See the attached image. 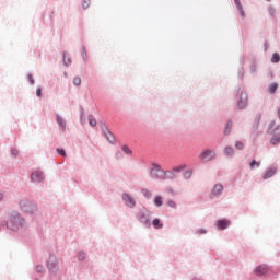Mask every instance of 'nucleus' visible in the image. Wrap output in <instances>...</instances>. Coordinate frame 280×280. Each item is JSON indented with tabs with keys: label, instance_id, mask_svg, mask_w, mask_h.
<instances>
[{
	"label": "nucleus",
	"instance_id": "nucleus-49",
	"mask_svg": "<svg viewBox=\"0 0 280 280\" xmlns=\"http://www.w3.org/2000/svg\"><path fill=\"white\" fill-rule=\"evenodd\" d=\"M238 78L242 80L244 78V67L238 68Z\"/></svg>",
	"mask_w": 280,
	"mask_h": 280
},
{
	"label": "nucleus",
	"instance_id": "nucleus-13",
	"mask_svg": "<svg viewBox=\"0 0 280 280\" xmlns=\"http://www.w3.org/2000/svg\"><path fill=\"white\" fill-rule=\"evenodd\" d=\"M214 226L218 231H226V229H229V226H231V221L226 218L218 219L214 222Z\"/></svg>",
	"mask_w": 280,
	"mask_h": 280
},
{
	"label": "nucleus",
	"instance_id": "nucleus-59",
	"mask_svg": "<svg viewBox=\"0 0 280 280\" xmlns=\"http://www.w3.org/2000/svg\"><path fill=\"white\" fill-rule=\"evenodd\" d=\"M268 2H270L271 0H267Z\"/></svg>",
	"mask_w": 280,
	"mask_h": 280
},
{
	"label": "nucleus",
	"instance_id": "nucleus-39",
	"mask_svg": "<svg viewBox=\"0 0 280 280\" xmlns=\"http://www.w3.org/2000/svg\"><path fill=\"white\" fill-rule=\"evenodd\" d=\"M27 81L30 82L31 86H34L36 84V81L34 80V75H32V73L27 74Z\"/></svg>",
	"mask_w": 280,
	"mask_h": 280
},
{
	"label": "nucleus",
	"instance_id": "nucleus-32",
	"mask_svg": "<svg viewBox=\"0 0 280 280\" xmlns=\"http://www.w3.org/2000/svg\"><path fill=\"white\" fill-rule=\"evenodd\" d=\"M270 143H271V145H279V143H280V136H271Z\"/></svg>",
	"mask_w": 280,
	"mask_h": 280
},
{
	"label": "nucleus",
	"instance_id": "nucleus-43",
	"mask_svg": "<svg viewBox=\"0 0 280 280\" xmlns=\"http://www.w3.org/2000/svg\"><path fill=\"white\" fill-rule=\"evenodd\" d=\"M207 233H208V231L205 228H200V229L196 230L197 235H207Z\"/></svg>",
	"mask_w": 280,
	"mask_h": 280
},
{
	"label": "nucleus",
	"instance_id": "nucleus-15",
	"mask_svg": "<svg viewBox=\"0 0 280 280\" xmlns=\"http://www.w3.org/2000/svg\"><path fill=\"white\" fill-rule=\"evenodd\" d=\"M276 121L272 120L270 124H269V127H268V135H270L271 137H280V125H277L276 126Z\"/></svg>",
	"mask_w": 280,
	"mask_h": 280
},
{
	"label": "nucleus",
	"instance_id": "nucleus-31",
	"mask_svg": "<svg viewBox=\"0 0 280 280\" xmlns=\"http://www.w3.org/2000/svg\"><path fill=\"white\" fill-rule=\"evenodd\" d=\"M78 261H84L86 259V254L84 250L77 252Z\"/></svg>",
	"mask_w": 280,
	"mask_h": 280
},
{
	"label": "nucleus",
	"instance_id": "nucleus-40",
	"mask_svg": "<svg viewBox=\"0 0 280 280\" xmlns=\"http://www.w3.org/2000/svg\"><path fill=\"white\" fill-rule=\"evenodd\" d=\"M73 84H74V86H81L82 79L80 77H74L73 78Z\"/></svg>",
	"mask_w": 280,
	"mask_h": 280
},
{
	"label": "nucleus",
	"instance_id": "nucleus-22",
	"mask_svg": "<svg viewBox=\"0 0 280 280\" xmlns=\"http://www.w3.org/2000/svg\"><path fill=\"white\" fill-rule=\"evenodd\" d=\"M151 226L156 230L163 229V222L161 221V219L155 218L151 221Z\"/></svg>",
	"mask_w": 280,
	"mask_h": 280
},
{
	"label": "nucleus",
	"instance_id": "nucleus-38",
	"mask_svg": "<svg viewBox=\"0 0 280 280\" xmlns=\"http://www.w3.org/2000/svg\"><path fill=\"white\" fill-rule=\"evenodd\" d=\"M167 207H170L171 209H176L178 206L176 205V201L170 199L166 202Z\"/></svg>",
	"mask_w": 280,
	"mask_h": 280
},
{
	"label": "nucleus",
	"instance_id": "nucleus-6",
	"mask_svg": "<svg viewBox=\"0 0 280 280\" xmlns=\"http://www.w3.org/2000/svg\"><path fill=\"white\" fill-rule=\"evenodd\" d=\"M198 159L201 163H212V161H215L218 159V152L215 151V149L206 148L201 150Z\"/></svg>",
	"mask_w": 280,
	"mask_h": 280
},
{
	"label": "nucleus",
	"instance_id": "nucleus-17",
	"mask_svg": "<svg viewBox=\"0 0 280 280\" xmlns=\"http://www.w3.org/2000/svg\"><path fill=\"white\" fill-rule=\"evenodd\" d=\"M231 132H233V119H228L224 125L223 135L224 137H230Z\"/></svg>",
	"mask_w": 280,
	"mask_h": 280
},
{
	"label": "nucleus",
	"instance_id": "nucleus-28",
	"mask_svg": "<svg viewBox=\"0 0 280 280\" xmlns=\"http://www.w3.org/2000/svg\"><path fill=\"white\" fill-rule=\"evenodd\" d=\"M249 167H250V170H255V167H256V168L261 167V161L252 160V161L249 162Z\"/></svg>",
	"mask_w": 280,
	"mask_h": 280
},
{
	"label": "nucleus",
	"instance_id": "nucleus-44",
	"mask_svg": "<svg viewBox=\"0 0 280 280\" xmlns=\"http://www.w3.org/2000/svg\"><path fill=\"white\" fill-rule=\"evenodd\" d=\"M56 151H57V154H59V156H67V151H65V149L57 148Z\"/></svg>",
	"mask_w": 280,
	"mask_h": 280
},
{
	"label": "nucleus",
	"instance_id": "nucleus-24",
	"mask_svg": "<svg viewBox=\"0 0 280 280\" xmlns=\"http://www.w3.org/2000/svg\"><path fill=\"white\" fill-rule=\"evenodd\" d=\"M81 58L83 62H89V54L86 52V46L82 45L81 48Z\"/></svg>",
	"mask_w": 280,
	"mask_h": 280
},
{
	"label": "nucleus",
	"instance_id": "nucleus-47",
	"mask_svg": "<svg viewBox=\"0 0 280 280\" xmlns=\"http://www.w3.org/2000/svg\"><path fill=\"white\" fill-rule=\"evenodd\" d=\"M115 159L117 161H120V159H124V153L121 151H117L116 154H115Z\"/></svg>",
	"mask_w": 280,
	"mask_h": 280
},
{
	"label": "nucleus",
	"instance_id": "nucleus-8",
	"mask_svg": "<svg viewBox=\"0 0 280 280\" xmlns=\"http://www.w3.org/2000/svg\"><path fill=\"white\" fill-rule=\"evenodd\" d=\"M121 200L128 209H135L137 207V200L135 197L128 192H122L121 194Z\"/></svg>",
	"mask_w": 280,
	"mask_h": 280
},
{
	"label": "nucleus",
	"instance_id": "nucleus-10",
	"mask_svg": "<svg viewBox=\"0 0 280 280\" xmlns=\"http://www.w3.org/2000/svg\"><path fill=\"white\" fill-rule=\"evenodd\" d=\"M30 178L31 183H34V185H43V183H45V173L43 171H34Z\"/></svg>",
	"mask_w": 280,
	"mask_h": 280
},
{
	"label": "nucleus",
	"instance_id": "nucleus-54",
	"mask_svg": "<svg viewBox=\"0 0 280 280\" xmlns=\"http://www.w3.org/2000/svg\"><path fill=\"white\" fill-rule=\"evenodd\" d=\"M3 198H5V194H3V191H0V202L3 200Z\"/></svg>",
	"mask_w": 280,
	"mask_h": 280
},
{
	"label": "nucleus",
	"instance_id": "nucleus-50",
	"mask_svg": "<svg viewBox=\"0 0 280 280\" xmlns=\"http://www.w3.org/2000/svg\"><path fill=\"white\" fill-rule=\"evenodd\" d=\"M246 63V58L244 57V56H242L241 58H240V67H244V65Z\"/></svg>",
	"mask_w": 280,
	"mask_h": 280
},
{
	"label": "nucleus",
	"instance_id": "nucleus-55",
	"mask_svg": "<svg viewBox=\"0 0 280 280\" xmlns=\"http://www.w3.org/2000/svg\"><path fill=\"white\" fill-rule=\"evenodd\" d=\"M82 117H84V107H81V118H80V121H82Z\"/></svg>",
	"mask_w": 280,
	"mask_h": 280
},
{
	"label": "nucleus",
	"instance_id": "nucleus-27",
	"mask_svg": "<svg viewBox=\"0 0 280 280\" xmlns=\"http://www.w3.org/2000/svg\"><path fill=\"white\" fill-rule=\"evenodd\" d=\"M142 196L147 199V200H151L152 198V191H150L148 188H142L141 190Z\"/></svg>",
	"mask_w": 280,
	"mask_h": 280
},
{
	"label": "nucleus",
	"instance_id": "nucleus-16",
	"mask_svg": "<svg viewBox=\"0 0 280 280\" xmlns=\"http://www.w3.org/2000/svg\"><path fill=\"white\" fill-rule=\"evenodd\" d=\"M103 136L105 137L106 141H108V143H110L112 145H115L116 143L115 135L113 133V131H110V129H105V131H103Z\"/></svg>",
	"mask_w": 280,
	"mask_h": 280
},
{
	"label": "nucleus",
	"instance_id": "nucleus-2",
	"mask_svg": "<svg viewBox=\"0 0 280 280\" xmlns=\"http://www.w3.org/2000/svg\"><path fill=\"white\" fill-rule=\"evenodd\" d=\"M149 176L151 180H176V174L172 170H163L158 163L151 164Z\"/></svg>",
	"mask_w": 280,
	"mask_h": 280
},
{
	"label": "nucleus",
	"instance_id": "nucleus-48",
	"mask_svg": "<svg viewBox=\"0 0 280 280\" xmlns=\"http://www.w3.org/2000/svg\"><path fill=\"white\" fill-rule=\"evenodd\" d=\"M36 96H37V97H43V88L38 86V88L36 89Z\"/></svg>",
	"mask_w": 280,
	"mask_h": 280
},
{
	"label": "nucleus",
	"instance_id": "nucleus-45",
	"mask_svg": "<svg viewBox=\"0 0 280 280\" xmlns=\"http://www.w3.org/2000/svg\"><path fill=\"white\" fill-rule=\"evenodd\" d=\"M234 145L236 150H244V142L242 141H236Z\"/></svg>",
	"mask_w": 280,
	"mask_h": 280
},
{
	"label": "nucleus",
	"instance_id": "nucleus-5",
	"mask_svg": "<svg viewBox=\"0 0 280 280\" xmlns=\"http://www.w3.org/2000/svg\"><path fill=\"white\" fill-rule=\"evenodd\" d=\"M46 268L50 277H58L60 275V265H58V257L56 255H49L46 261Z\"/></svg>",
	"mask_w": 280,
	"mask_h": 280
},
{
	"label": "nucleus",
	"instance_id": "nucleus-1",
	"mask_svg": "<svg viewBox=\"0 0 280 280\" xmlns=\"http://www.w3.org/2000/svg\"><path fill=\"white\" fill-rule=\"evenodd\" d=\"M1 225L7 226L10 231L16 232L21 231V229H25L27 222L19 211L12 210L7 214L5 219L1 222Z\"/></svg>",
	"mask_w": 280,
	"mask_h": 280
},
{
	"label": "nucleus",
	"instance_id": "nucleus-29",
	"mask_svg": "<svg viewBox=\"0 0 280 280\" xmlns=\"http://www.w3.org/2000/svg\"><path fill=\"white\" fill-rule=\"evenodd\" d=\"M89 124L92 128H95L97 126V119L93 115L88 116Z\"/></svg>",
	"mask_w": 280,
	"mask_h": 280
},
{
	"label": "nucleus",
	"instance_id": "nucleus-52",
	"mask_svg": "<svg viewBox=\"0 0 280 280\" xmlns=\"http://www.w3.org/2000/svg\"><path fill=\"white\" fill-rule=\"evenodd\" d=\"M165 191H166L167 194H172V196H174V188H172V187H166Z\"/></svg>",
	"mask_w": 280,
	"mask_h": 280
},
{
	"label": "nucleus",
	"instance_id": "nucleus-46",
	"mask_svg": "<svg viewBox=\"0 0 280 280\" xmlns=\"http://www.w3.org/2000/svg\"><path fill=\"white\" fill-rule=\"evenodd\" d=\"M100 126H101L102 132H105V129L108 130V126L106 125V122H104L102 120L100 121Z\"/></svg>",
	"mask_w": 280,
	"mask_h": 280
},
{
	"label": "nucleus",
	"instance_id": "nucleus-35",
	"mask_svg": "<svg viewBox=\"0 0 280 280\" xmlns=\"http://www.w3.org/2000/svg\"><path fill=\"white\" fill-rule=\"evenodd\" d=\"M183 170H185V165L175 166L171 172H173V174H180Z\"/></svg>",
	"mask_w": 280,
	"mask_h": 280
},
{
	"label": "nucleus",
	"instance_id": "nucleus-53",
	"mask_svg": "<svg viewBox=\"0 0 280 280\" xmlns=\"http://www.w3.org/2000/svg\"><path fill=\"white\" fill-rule=\"evenodd\" d=\"M11 153L13 154V156H19V151L18 149H12Z\"/></svg>",
	"mask_w": 280,
	"mask_h": 280
},
{
	"label": "nucleus",
	"instance_id": "nucleus-4",
	"mask_svg": "<svg viewBox=\"0 0 280 280\" xmlns=\"http://www.w3.org/2000/svg\"><path fill=\"white\" fill-rule=\"evenodd\" d=\"M20 211L23 213H28V215H34L38 211V205L36 201L30 200L27 198H22L18 201Z\"/></svg>",
	"mask_w": 280,
	"mask_h": 280
},
{
	"label": "nucleus",
	"instance_id": "nucleus-42",
	"mask_svg": "<svg viewBox=\"0 0 280 280\" xmlns=\"http://www.w3.org/2000/svg\"><path fill=\"white\" fill-rule=\"evenodd\" d=\"M36 272H37L38 275L45 273V266H43V265H37V266H36Z\"/></svg>",
	"mask_w": 280,
	"mask_h": 280
},
{
	"label": "nucleus",
	"instance_id": "nucleus-41",
	"mask_svg": "<svg viewBox=\"0 0 280 280\" xmlns=\"http://www.w3.org/2000/svg\"><path fill=\"white\" fill-rule=\"evenodd\" d=\"M121 151L125 153V154H132V150H130V148L126 144H124L121 147Z\"/></svg>",
	"mask_w": 280,
	"mask_h": 280
},
{
	"label": "nucleus",
	"instance_id": "nucleus-37",
	"mask_svg": "<svg viewBox=\"0 0 280 280\" xmlns=\"http://www.w3.org/2000/svg\"><path fill=\"white\" fill-rule=\"evenodd\" d=\"M250 73H257V61H253L249 68Z\"/></svg>",
	"mask_w": 280,
	"mask_h": 280
},
{
	"label": "nucleus",
	"instance_id": "nucleus-9",
	"mask_svg": "<svg viewBox=\"0 0 280 280\" xmlns=\"http://www.w3.org/2000/svg\"><path fill=\"white\" fill-rule=\"evenodd\" d=\"M222 194H224V185L215 184L209 194V199L215 200V199L220 198V196H222Z\"/></svg>",
	"mask_w": 280,
	"mask_h": 280
},
{
	"label": "nucleus",
	"instance_id": "nucleus-7",
	"mask_svg": "<svg viewBox=\"0 0 280 280\" xmlns=\"http://www.w3.org/2000/svg\"><path fill=\"white\" fill-rule=\"evenodd\" d=\"M236 107L238 110H246L248 108V93L242 88H238L236 91Z\"/></svg>",
	"mask_w": 280,
	"mask_h": 280
},
{
	"label": "nucleus",
	"instance_id": "nucleus-20",
	"mask_svg": "<svg viewBox=\"0 0 280 280\" xmlns=\"http://www.w3.org/2000/svg\"><path fill=\"white\" fill-rule=\"evenodd\" d=\"M234 3L238 11L240 18L244 19L246 16V13L244 12V7H242V2L240 0H234Z\"/></svg>",
	"mask_w": 280,
	"mask_h": 280
},
{
	"label": "nucleus",
	"instance_id": "nucleus-23",
	"mask_svg": "<svg viewBox=\"0 0 280 280\" xmlns=\"http://www.w3.org/2000/svg\"><path fill=\"white\" fill-rule=\"evenodd\" d=\"M277 89H279V83L277 82L270 83L268 85V93H270L271 95H275V93H277Z\"/></svg>",
	"mask_w": 280,
	"mask_h": 280
},
{
	"label": "nucleus",
	"instance_id": "nucleus-58",
	"mask_svg": "<svg viewBox=\"0 0 280 280\" xmlns=\"http://www.w3.org/2000/svg\"><path fill=\"white\" fill-rule=\"evenodd\" d=\"M84 120H85V118H84V116H82V121H81V124H84Z\"/></svg>",
	"mask_w": 280,
	"mask_h": 280
},
{
	"label": "nucleus",
	"instance_id": "nucleus-14",
	"mask_svg": "<svg viewBox=\"0 0 280 280\" xmlns=\"http://www.w3.org/2000/svg\"><path fill=\"white\" fill-rule=\"evenodd\" d=\"M56 124L58 125L60 132H67V119L62 117L60 114H56Z\"/></svg>",
	"mask_w": 280,
	"mask_h": 280
},
{
	"label": "nucleus",
	"instance_id": "nucleus-25",
	"mask_svg": "<svg viewBox=\"0 0 280 280\" xmlns=\"http://www.w3.org/2000/svg\"><path fill=\"white\" fill-rule=\"evenodd\" d=\"M153 205H155L158 208L163 207V197L161 195L155 196L153 199Z\"/></svg>",
	"mask_w": 280,
	"mask_h": 280
},
{
	"label": "nucleus",
	"instance_id": "nucleus-18",
	"mask_svg": "<svg viewBox=\"0 0 280 280\" xmlns=\"http://www.w3.org/2000/svg\"><path fill=\"white\" fill-rule=\"evenodd\" d=\"M73 60L71 59V55H69V52L63 51L62 52V65L65 67H71Z\"/></svg>",
	"mask_w": 280,
	"mask_h": 280
},
{
	"label": "nucleus",
	"instance_id": "nucleus-33",
	"mask_svg": "<svg viewBox=\"0 0 280 280\" xmlns=\"http://www.w3.org/2000/svg\"><path fill=\"white\" fill-rule=\"evenodd\" d=\"M81 5L83 10H89L91 8V0H81Z\"/></svg>",
	"mask_w": 280,
	"mask_h": 280
},
{
	"label": "nucleus",
	"instance_id": "nucleus-56",
	"mask_svg": "<svg viewBox=\"0 0 280 280\" xmlns=\"http://www.w3.org/2000/svg\"><path fill=\"white\" fill-rule=\"evenodd\" d=\"M269 75H270L271 78H275V72H273L272 70H270V71H269Z\"/></svg>",
	"mask_w": 280,
	"mask_h": 280
},
{
	"label": "nucleus",
	"instance_id": "nucleus-36",
	"mask_svg": "<svg viewBox=\"0 0 280 280\" xmlns=\"http://www.w3.org/2000/svg\"><path fill=\"white\" fill-rule=\"evenodd\" d=\"M276 12H277V9H275V7H272V5H269V7H268V14H269L270 16H272V19H275Z\"/></svg>",
	"mask_w": 280,
	"mask_h": 280
},
{
	"label": "nucleus",
	"instance_id": "nucleus-21",
	"mask_svg": "<svg viewBox=\"0 0 280 280\" xmlns=\"http://www.w3.org/2000/svg\"><path fill=\"white\" fill-rule=\"evenodd\" d=\"M234 3L238 11L240 18L244 19L246 16V13L244 12V7H242V2L240 0H234Z\"/></svg>",
	"mask_w": 280,
	"mask_h": 280
},
{
	"label": "nucleus",
	"instance_id": "nucleus-57",
	"mask_svg": "<svg viewBox=\"0 0 280 280\" xmlns=\"http://www.w3.org/2000/svg\"><path fill=\"white\" fill-rule=\"evenodd\" d=\"M63 75H65L66 78H69V74H68L67 72H63Z\"/></svg>",
	"mask_w": 280,
	"mask_h": 280
},
{
	"label": "nucleus",
	"instance_id": "nucleus-51",
	"mask_svg": "<svg viewBox=\"0 0 280 280\" xmlns=\"http://www.w3.org/2000/svg\"><path fill=\"white\" fill-rule=\"evenodd\" d=\"M269 48H270V43H268V40H266V42L264 43V49H265V51H268Z\"/></svg>",
	"mask_w": 280,
	"mask_h": 280
},
{
	"label": "nucleus",
	"instance_id": "nucleus-19",
	"mask_svg": "<svg viewBox=\"0 0 280 280\" xmlns=\"http://www.w3.org/2000/svg\"><path fill=\"white\" fill-rule=\"evenodd\" d=\"M223 153H224V156H228V159H233V156H235V149H233V147L231 145H226L223 149Z\"/></svg>",
	"mask_w": 280,
	"mask_h": 280
},
{
	"label": "nucleus",
	"instance_id": "nucleus-26",
	"mask_svg": "<svg viewBox=\"0 0 280 280\" xmlns=\"http://www.w3.org/2000/svg\"><path fill=\"white\" fill-rule=\"evenodd\" d=\"M194 176V170L189 168L183 173L184 180H190V178Z\"/></svg>",
	"mask_w": 280,
	"mask_h": 280
},
{
	"label": "nucleus",
	"instance_id": "nucleus-34",
	"mask_svg": "<svg viewBox=\"0 0 280 280\" xmlns=\"http://www.w3.org/2000/svg\"><path fill=\"white\" fill-rule=\"evenodd\" d=\"M254 121H255L256 128H259V124L261 121V113L256 114Z\"/></svg>",
	"mask_w": 280,
	"mask_h": 280
},
{
	"label": "nucleus",
	"instance_id": "nucleus-3",
	"mask_svg": "<svg viewBox=\"0 0 280 280\" xmlns=\"http://www.w3.org/2000/svg\"><path fill=\"white\" fill-rule=\"evenodd\" d=\"M136 220L139 221L144 229H151L152 228V211L148 210V208L142 207L139 208L136 212Z\"/></svg>",
	"mask_w": 280,
	"mask_h": 280
},
{
	"label": "nucleus",
	"instance_id": "nucleus-11",
	"mask_svg": "<svg viewBox=\"0 0 280 280\" xmlns=\"http://www.w3.org/2000/svg\"><path fill=\"white\" fill-rule=\"evenodd\" d=\"M279 172V166L277 164H272L268 166L262 173V180H268L273 178V176Z\"/></svg>",
	"mask_w": 280,
	"mask_h": 280
},
{
	"label": "nucleus",
	"instance_id": "nucleus-30",
	"mask_svg": "<svg viewBox=\"0 0 280 280\" xmlns=\"http://www.w3.org/2000/svg\"><path fill=\"white\" fill-rule=\"evenodd\" d=\"M271 62H272V65H279V62H280V55H279V52H273L272 54Z\"/></svg>",
	"mask_w": 280,
	"mask_h": 280
},
{
	"label": "nucleus",
	"instance_id": "nucleus-12",
	"mask_svg": "<svg viewBox=\"0 0 280 280\" xmlns=\"http://www.w3.org/2000/svg\"><path fill=\"white\" fill-rule=\"evenodd\" d=\"M268 272H270V266H268L266 264L258 265L254 269V275L256 277H266V275H268Z\"/></svg>",
	"mask_w": 280,
	"mask_h": 280
}]
</instances>
